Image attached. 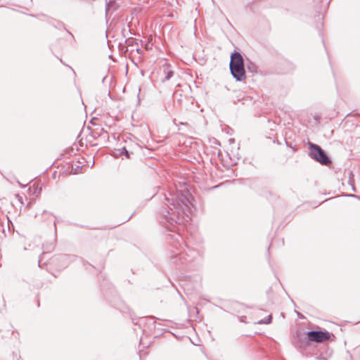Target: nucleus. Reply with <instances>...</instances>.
<instances>
[{"label":"nucleus","instance_id":"1","mask_svg":"<svg viewBox=\"0 0 360 360\" xmlns=\"http://www.w3.org/2000/svg\"><path fill=\"white\" fill-rule=\"evenodd\" d=\"M166 205L169 210L162 211V223L170 231L176 224H181L191 219V204L188 193L181 191L176 193L169 192V196L165 195Z\"/></svg>","mask_w":360,"mask_h":360},{"label":"nucleus","instance_id":"2","mask_svg":"<svg viewBox=\"0 0 360 360\" xmlns=\"http://www.w3.org/2000/svg\"><path fill=\"white\" fill-rule=\"evenodd\" d=\"M229 68L236 81L242 82L246 78L244 59L240 53L234 51L231 53Z\"/></svg>","mask_w":360,"mask_h":360},{"label":"nucleus","instance_id":"3","mask_svg":"<svg viewBox=\"0 0 360 360\" xmlns=\"http://www.w3.org/2000/svg\"><path fill=\"white\" fill-rule=\"evenodd\" d=\"M200 258V255L196 250L186 247V249L184 250L172 258V262L176 264H183L185 263L193 262Z\"/></svg>","mask_w":360,"mask_h":360},{"label":"nucleus","instance_id":"4","mask_svg":"<svg viewBox=\"0 0 360 360\" xmlns=\"http://www.w3.org/2000/svg\"><path fill=\"white\" fill-rule=\"evenodd\" d=\"M309 156L322 165H328L330 160L326 152L317 144L309 142Z\"/></svg>","mask_w":360,"mask_h":360},{"label":"nucleus","instance_id":"5","mask_svg":"<svg viewBox=\"0 0 360 360\" xmlns=\"http://www.w3.org/2000/svg\"><path fill=\"white\" fill-rule=\"evenodd\" d=\"M308 341L321 343L330 338L331 334L328 331L311 330L306 333Z\"/></svg>","mask_w":360,"mask_h":360},{"label":"nucleus","instance_id":"6","mask_svg":"<svg viewBox=\"0 0 360 360\" xmlns=\"http://www.w3.org/2000/svg\"><path fill=\"white\" fill-rule=\"evenodd\" d=\"M162 70L164 73V78L162 79V82L169 80L174 75V71L172 70V68L169 65L165 64L162 66Z\"/></svg>","mask_w":360,"mask_h":360},{"label":"nucleus","instance_id":"7","mask_svg":"<svg viewBox=\"0 0 360 360\" xmlns=\"http://www.w3.org/2000/svg\"><path fill=\"white\" fill-rule=\"evenodd\" d=\"M272 321V316L271 314L269 315L267 318H264L263 319L259 320L257 323V324H269Z\"/></svg>","mask_w":360,"mask_h":360},{"label":"nucleus","instance_id":"8","mask_svg":"<svg viewBox=\"0 0 360 360\" xmlns=\"http://www.w3.org/2000/svg\"><path fill=\"white\" fill-rule=\"evenodd\" d=\"M122 154H124L125 156L127 158H130V153L126 149L125 147H123L122 148V152H121Z\"/></svg>","mask_w":360,"mask_h":360},{"label":"nucleus","instance_id":"9","mask_svg":"<svg viewBox=\"0 0 360 360\" xmlns=\"http://www.w3.org/2000/svg\"><path fill=\"white\" fill-rule=\"evenodd\" d=\"M110 3H111L110 1L106 2V12H108V6L110 4Z\"/></svg>","mask_w":360,"mask_h":360},{"label":"nucleus","instance_id":"10","mask_svg":"<svg viewBox=\"0 0 360 360\" xmlns=\"http://www.w3.org/2000/svg\"><path fill=\"white\" fill-rule=\"evenodd\" d=\"M348 196L352 197V198H356L357 197L356 195H354V194H349V195H348Z\"/></svg>","mask_w":360,"mask_h":360},{"label":"nucleus","instance_id":"11","mask_svg":"<svg viewBox=\"0 0 360 360\" xmlns=\"http://www.w3.org/2000/svg\"><path fill=\"white\" fill-rule=\"evenodd\" d=\"M103 134H105V136H106V137H108V132H107V131H103Z\"/></svg>","mask_w":360,"mask_h":360},{"label":"nucleus","instance_id":"12","mask_svg":"<svg viewBox=\"0 0 360 360\" xmlns=\"http://www.w3.org/2000/svg\"><path fill=\"white\" fill-rule=\"evenodd\" d=\"M352 191L356 192V189H355V187L354 186L353 184H352Z\"/></svg>","mask_w":360,"mask_h":360},{"label":"nucleus","instance_id":"13","mask_svg":"<svg viewBox=\"0 0 360 360\" xmlns=\"http://www.w3.org/2000/svg\"><path fill=\"white\" fill-rule=\"evenodd\" d=\"M16 196H17V198H18L19 200L20 201L22 198L18 194Z\"/></svg>","mask_w":360,"mask_h":360},{"label":"nucleus","instance_id":"14","mask_svg":"<svg viewBox=\"0 0 360 360\" xmlns=\"http://www.w3.org/2000/svg\"><path fill=\"white\" fill-rule=\"evenodd\" d=\"M54 229H55V231H56V222H54Z\"/></svg>","mask_w":360,"mask_h":360},{"label":"nucleus","instance_id":"15","mask_svg":"<svg viewBox=\"0 0 360 360\" xmlns=\"http://www.w3.org/2000/svg\"><path fill=\"white\" fill-rule=\"evenodd\" d=\"M61 258L65 259V258H66V256H63V257H61Z\"/></svg>","mask_w":360,"mask_h":360}]
</instances>
